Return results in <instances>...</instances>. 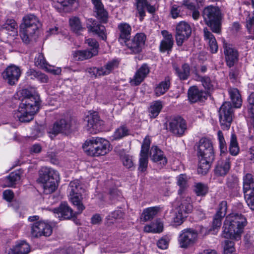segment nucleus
<instances>
[{"instance_id": "nucleus-19", "label": "nucleus", "mask_w": 254, "mask_h": 254, "mask_svg": "<svg viewBox=\"0 0 254 254\" xmlns=\"http://www.w3.org/2000/svg\"><path fill=\"white\" fill-rule=\"evenodd\" d=\"M171 131L178 136L182 135L187 129L186 121L181 117L173 119L169 124Z\"/></svg>"}, {"instance_id": "nucleus-26", "label": "nucleus", "mask_w": 254, "mask_h": 254, "mask_svg": "<svg viewBox=\"0 0 254 254\" xmlns=\"http://www.w3.org/2000/svg\"><path fill=\"white\" fill-rule=\"evenodd\" d=\"M149 68L147 64H143L136 71L130 83L135 86L140 84L149 73Z\"/></svg>"}, {"instance_id": "nucleus-64", "label": "nucleus", "mask_w": 254, "mask_h": 254, "mask_svg": "<svg viewBox=\"0 0 254 254\" xmlns=\"http://www.w3.org/2000/svg\"><path fill=\"white\" fill-rule=\"evenodd\" d=\"M169 245V240L166 238L160 239L157 242L158 247L162 250L167 249Z\"/></svg>"}, {"instance_id": "nucleus-53", "label": "nucleus", "mask_w": 254, "mask_h": 254, "mask_svg": "<svg viewBox=\"0 0 254 254\" xmlns=\"http://www.w3.org/2000/svg\"><path fill=\"white\" fill-rule=\"evenodd\" d=\"M47 63L42 53H39L35 58V65L41 68L46 67Z\"/></svg>"}, {"instance_id": "nucleus-1", "label": "nucleus", "mask_w": 254, "mask_h": 254, "mask_svg": "<svg viewBox=\"0 0 254 254\" xmlns=\"http://www.w3.org/2000/svg\"><path fill=\"white\" fill-rule=\"evenodd\" d=\"M21 94L23 98L15 115L20 122L28 123L33 119L34 115L39 109L40 98L27 89H22Z\"/></svg>"}, {"instance_id": "nucleus-3", "label": "nucleus", "mask_w": 254, "mask_h": 254, "mask_svg": "<svg viewBox=\"0 0 254 254\" xmlns=\"http://www.w3.org/2000/svg\"><path fill=\"white\" fill-rule=\"evenodd\" d=\"M38 181L42 184L44 192L50 194L54 192L58 187L59 174L50 168L42 167L39 172Z\"/></svg>"}, {"instance_id": "nucleus-9", "label": "nucleus", "mask_w": 254, "mask_h": 254, "mask_svg": "<svg viewBox=\"0 0 254 254\" xmlns=\"http://www.w3.org/2000/svg\"><path fill=\"white\" fill-rule=\"evenodd\" d=\"M243 192L250 208L254 210V175L247 173L243 177Z\"/></svg>"}, {"instance_id": "nucleus-6", "label": "nucleus", "mask_w": 254, "mask_h": 254, "mask_svg": "<svg viewBox=\"0 0 254 254\" xmlns=\"http://www.w3.org/2000/svg\"><path fill=\"white\" fill-rule=\"evenodd\" d=\"M202 16L205 23L211 28L213 32H220L221 14L218 7L210 5L205 7L203 9Z\"/></svg>"}, {"instance_id": "nucleus-60", "label": "nucleus", "mask_w": 254, "mask_h": 254, "mask_svg": "<svg viewBox=\"0 0 254 254\" xmlns=\"http://www.w3.org/2000/svg\"><path fill=\"white\" fill-rule=\"evenodd\" d=\"M75 0H58L57 5H55V7L59 9H62V7L68 6L72 5Z\"/></svg>"}, {"instance_id": "nucleus-23", "label": "nucleus", "mask_w": 254, "mask_h": 254, "mask_svg": "<svg viewBox=\"0 0 254 254\" xmlns=\"http://www.w3.org/2000/svg\"><path fill=\"white\" fill-rule=\"evenodd\" d=\"M188 98L191 103L201 101L207 98V93L202 90H199L196 86L190 87L188 92Z\"/></svg>"}, {"instance_id": "nucleus-63", "label": "nucleus", "mask_w": 254, "mask_h": 254, "mask_svg": "<svg viewBox=\"0 0 254 254\" xmlns=\"http://www.w3.org/2000/svg\"><path fill=\"white\" fill-rule=\"evenodd\" d=\"M119 62L117 60H113L108 62L106 64L108 71L110 73L114 69L117 68L119 65Z\"/></svg>"}, {"instance_id": "nucleus-34", "label": "nucleus", "mask_w": 254, "mask_h": 254, "mask_svg": "<svg viewBox=\"0 0 254 254\" xmlns=\"http://www.w3.org/2000/svg\"><path fill=\"white\" fill-rule=\"evenodd\" d=\"M163 224L159 220H156L144 227V231L146 233H160L163 231Z\"/></svg>"}, {"instance_id": "nucleus-16", "label": "nucleus", "mask_w": 254, "mask_h": 254, "mask_svg": "<svg viewBox=\"0 0 254 254\" xmlns=\"http://www.w3.org/2000/svg\"><path fill=\"white\" fill-rule=\"evenodd\" d=\"M146 40V35L143 33H137L131 40H127L125 43L131 53L138 54L141 52Z\"/></svg>"}, {"instance_id": "nucleus-25", "label": "nucleus", "mask_w": 254, "mask_h": 254, "mask_svg": "<svg viewBox=\"0 0 254 254\" xmlns=\"http://www.w3.org/2000/svg\"><path fill=\"white\" fill-rule=\"evenodd\" d=\"M149 149L150 144H142L140 151L139 166L138 168L139 172H144L147 169Z\"/></svg>"}, {"instance_id": "nucleus-10", "label": "nucleus", "mask_w": 254, "mask_h": 254, "mask_svg": "<svg viewBox=\"0 0 254 254\" xmlns=\"http://www.w3.org/2000/svg\"><path fill=\"white\" fill-rule=\"evenodd\" d=\"M234 117V109L229 102H225L219 110V122L223 129H228Z\"/></svg>"}, {"instance_id": "nucleus-20", "label": "nucleus", "mask_w": 254, "mask_h": 254, "mask_svg": "<svg viewBox=\"0 0 254 254\" xmlns=\"http://www.w3.org/2000/svg\"><path fill=\"white\" fill-rule=\"evenodd\" d=\"M149 154L151 160L161 166H165L167 163V159L164 156L163 152L156 145L150 147Z\"/></svg>"}, {"instance_id": "nucleus-37", "label": "nucleus", "mask_w": 254, "mask_h": 254, "mask_svg": "<svg viewBox=\"0 0 254 254\" xmlns=\"http://www.w3.org/2000/svg\"><path fill=\"white\" fill-rule=\"evenodd\" d=\"M176 73L181 80L187 79L190 74V67L188 64H184L181 68H175Z\"/></svg>"}, {"instance_id": "nucleus-48", "label": "nucleus", "mask_w": 254, "mask_h": 254, "mask_svg": "<svg viewBox=\"0 0 254 254\" xmlns=\"http://www.w3.org/2000/svg\"><path fill=\"white\" fill-rule=\"evenodd\" d=\"M20 179V176L19 173L12 172L8 177H6V181L7 187H13Z\"/></svg>"}, {"instance_id": "nucleus-50", "label": "nucleus", "mask_w": 254, "mask_h": 254, "mask_svg": "<svg viewBox=\"0 0 254 254\" xmlns=\"http://www.w3.org/2000/svg\"><path fill=\"white\" fill-rule=\"evenodd\" d=\"M187 214L183 213V212L179 211L178 209L175 208V215L173 218L174 222L176 225H181L185 218L187 217Z\"/></svg>"}, {"instance_id": "nucleus-35", "label": "nucleus", "mask_w": 254, "mask_h": 254, "mask_svg": "<svg viewBox=\"0 0 254 254\" xmlns=\"http://www.w3.org/2000/svg\"><path fill=\"white\" fill-rule=\"evenodd\" d=\"M87 27L90 31L97 34L103 40L105 41L107 39L106 28L104 26L95 23L93 25H90Z\"/></svg>"}, {"instance_id": "nucleus-47", "label": "nucleus", "mask_w": 254, "mask_h": 254, "mask_svg": "<svg viewBox=\"0 0 254 254\" xmlns=\"http://www.w3.org/2000/svg\"><path fill=\"white\" fill-rule=\"evenodd\" d=\"M193 190L197 196H204L208 192L207 186L203 184L198 183L194 186Z\"/></svg>"}, {"instance_id": "nucleus-13", "label": "nucleus", "mask_w": 254, "mask_h": 254, "mask_svg": "<svg viewBox=\"0 0 254 254\" xmlns=\"http://www.w3.org/2000/svg\"><path fill=\"white\" fill-rule=\"evenodd\" d=\"M1 75L8 84L13 85L18 81L21 75V70L19 66L10 64L3 70Z\"/></svg>"}, {"instance_id": "nucleus-36", "label": "nucleus", "mask_w": 254, "mask_h": 254, "mask_svg": "<svg viewBox=\"0 0 254 254\" xmlns=\"http://www.w3.org/2000/svg\"><path fill=\"white\" fill-rule=\"evenodd\" d=\"M73 57L77 58L78 60L84 61L96 56V52L91 51L89 49L85 50H77L73 54Z\"/></svg>"}, {"instance_id": "nucleus-15", "label": "nucleus", "mask_w": 254, "mask_h": 254, "mask_svg": "<svg viewBox=\"0 0 254 254\" xmlns=\"http://www.w3.org/2000/svg\"><path fill=\"white\" fill-rule=\"evenodd\" d=\"M52 232L51 226L43 221L34 222L31 226V234L33 237L38 238L42 236H50Z\"/></svg>"}, {"instance_id": "nucleus-12", "label": "nucleus", "mask_w": 254, "mask_h": 254, "mask_svg": "<svg viewBox=\"0 0 254 254\" xmlns=\"http://www.w3.org/2000/svg\"><path fill=\"white\" fill-rule=\"evenodd\" d=\"M178 194L179 196L176 200L175 208L187 214L190 213L193 206L190 195L187 192H183L181 190H178Z\"/></svg>"}, {"instance_id": "nucleus-45", "label": "nucleus", "mask_w": 254, "mask_h": 254, "mask_svg": "<svg viewBox=\"0 0 254 254\" xmlns=\"http://www.w3.org/2000/svg\"><path fill=\"white\" fill-rule=\"evenodd\" d=\"M128 134V129L125 126L118 128L112 136V141L121 139Z\"/></svg>"}, {"instance_id": "nucleus-29", "label": "nucleus", "mask_w": 254, "mask_h": 254, "mask_svg": "<svg viewBox=\"0 0 254 254\" xmlns=\"http://www.w3.org/2000/svg\"><path fill=\"white\" fill-rule=\"evenodd\" d=\"M203 33L204 39L208 41L210 52L213 54L217 53L218 46L214 36L206 27L203 29Z\"/></svg>"}, {"instance_id": "nucleus-38", "label": "nucleus", "mask_w": 254, "mask_h": 254, "mask_svg": "<svg viewBox=\"0 0 254 254\" xmlns=\"http://www.w3.org/2000/svg\"><path fill=\"white\" fill-rule=\"evenodd\" d=\"M195 79L200 81L205 89L210 90L213 88V82L207 76H201L197 72L195 73Z\"/></svg>"}, {"instance_id": "nucleus-5", "label": "nucleus", "mask_w": 254, "mask_h": 254, "mask_svg": "<svg viewBox=\"0 0 254 254\" xmlns=\"http://www.w3.org/2000/svg\"><path fill=\"white\" fill-rule=\"evenodd\" d=\"M67 192L69 200L78 209V213H81L85 209L82 203L85 190L81 186L80 181L78 180L71 181L69 184Z\"/></svg>"}, {"instance_id": "nucleus-8", "label": "nucleus", "mask_w": 254, "mask_h": 254, "mask_svg": "<svg viewBox=\"0 0 254 254\" xmlns=\"http://www.w3.org/2000/svg\"><path fill=\"white\" fill-rule=\"evenodd\" d=\"M238 236V216L230 214L224 221L222 236L225 238L234 239Z\"/></svg>"}, {"instance_id": "nucleus-42", "label": "nucleus", "mask_w": 254, "mask_h": 254, "mask_svg": "<svg viewBox=\"0 0 254 254\" xmlns=\"http://www.w3.org/2000/svg\"><path fill=\"white\" fill-rule=\"evenodd\" d=\"M159 210L158 207H151L143 210L142 217L144 221L152 219L156 215Z\"/></svg>"}, {"instance_id": "nucleus-14", "label": "nucleus", "mask_w": 254, "mask_h": 254, "mask_svg": "<svg viewBox=\"0 0 254 254\" xmlns=\"http://www.w3.org/2000/svg\"><path fill=\"white\" fill-rule=\"evenodd\" d=\"M176 40L178 46H181L191 34L190 25L185 21L180 22L176 26Z\"/></svg>"}, {"instance_id": "nucleus-17", "label": "nucleus", "mask_w": 254, "mask_h": 254, "mask_svg": "<svg viewBox=\"0 0 254 254\" xmlns=\"http://www.w3.org/2000/svg\"><path fill=\"white\" fill-rule=\"evenodd\" d=\"M222 42L226 63L227 65L231 67L234 66L238 61V53L233 45L227 43L225 39H223Z\"/></svg>"}, {"instance_id": "nucleus-4", "label": "nucleus", "mask_w": 254, "mask_h": 254, "mask_svg": "<svg viewBox=\"0 0 254 254\" xmlns=\"http://www.w3.org/2000/svg\"><path fill=\"white\" fill-rule=\"evenodd\" d=\"M199 163L197 168L198 174L205 175L210 169L214 159L212 144H199L198 146Z\"/></svg>"}, {"instance_id": "nucleus-51", "label": "nucleus", "mask_w": 254, "mask_h": 254, "mask_svg": "<svg viewBox=\"0 0 254 254\" xmlns=\"http://www.w3.org/2000/svg\"><path fill=\"white\" fill-rule=\"evenodd\" d=\"M235 249L233 241L226 240L224 242L223 254H234Z\"/></svg>"}, {"instance_id": "nucleus-40", "label": "nucleus", "mask_w": 254, "mask_h": 254, "mask_svg": "<svg viewBox=\"0 0 254 254\" xmlns=\"http://www.w3.org/2000/svg\"><path fill=\"white\" fill-rule=\"evenodd\" d=\"M69 23L71 30L75 33L78 34L83 29L80 20L77 17L70 18Z\"/></svg>"}, {"instance_id": "nucleus-31", "label": "nucleus", "mask_w": 254, "mask_h": 254, "mask_svg": "<svg viewBox=\"0 0 254 254\" xmlns=\"http://www.w3.org/2000/svg\"><path fill=\"white\" fill-rule=\"evenodd\" d=\"M118 28L120 32L119 39L124 40L125 43L130 37L131 26L129 24L124 22L119 24L118 26Z\"/></svg>"}, {"instance_id": "nucleus-21", "label": "nucleus", "mask_w": 254, "mask_h": 254, "mask_svg": "<svg viewBox=\"0 0 254 254\" xmlns=\"http://www.w3.org/2000/svg\"><path fill=\"white\" fill-rule=\"evenodd\" d=\"M30 251V245L25 241H19L14 246L5 250V254H27Z\"/></svg>"}, {"instance_id": "nucleus-30", "label": "nucleus", "mask_w": 254, "mask_h": 254, "mask_svg": "<svg viewBox=\"0 0 254 254\" xmlns=\"http://www.w3.org/2000/svg\"><path fill=\"white\" fill-rule=\"evenodd\" d=\"M171 78L170 76L165 77L164 80L160 82L155 89V94L157 96L164 94L169 89Z\"/></svg>"}, {"instance_id": "nucleus-39", "label": "nucleus", "mask_w": 254, "mask_h": 254, "mask_svg": "<svg viewBox=\"0 0 254 254\" xmlns=\"http://www.w3.org/2000/svg\"><path fill=\"white\" fill-rule=\"evenodd\" d=\"M17 25L14 20L7 19L1 28L7 31L9 35L14 36L17 33Z\"/></svg>"}, {"instance_id": "nucleus-44", "label": "nucleus", "mask_w": 254, "mask_h": 254, "mask_svg": "<svg viewBox=\"0 0 254 254\" xmlns=\"http://www.w3.org/2000/svg\"><path fill=\"white\" fill-rule=\"evenodd\" d=\"M112 148L111 144H98L96 145L95 156L104 155Z\"/></svg>"}, {"instance_id": "nucleus-22", "label": "nucleus", "mask_w": 254, "mask_h": 254, "mask_svg": "<svg viewBox=\"0 0 254 254\" xmlns=\"http://www.w3.org/2000/svg\"><path fill=\"white\" fill-rule=\"evenodd\" d=\"M94 5V13L100 22L106 23L108 21V13L104 8L101 0H91Z\"/></svg>"}, {"instance_id": "nucleus-18", "label": "nucleus", "mask_w": 254, "mask_h": 254, "mask_svg": "<svg viewBox=\"0 0 254 254\" xmlns=\"http://www.w3.org/2000/svg\"><path fill=\"white\" fill-rule=\"evenodd\" d=\"M104 121L101 120L96 112H92L88 116L87 129L89 133H96L102 129Z\"/></svg>"}, {"instance_id": "nucleus-55", "label": "nucleus", "mask_w": 254, "mask_h": 254, "mask_svg": "<svg viewBox=\"0 0 254 254\" xmlns=\"http://www.w3.org/2000/svg\"><path fill=\"white\" fill-rule=\"evenodd\" d=\"M98 144H83L82 148L84 151L91 156H95L96 145Z\"/></svg>"}, {"instance_id": "nucleus-49", "label": "nucleus", "mask_w": 254, "mask_h": 254, "mask_svg": "<svg viewBox=\"0 0 254 254\" xmlns=\"http://www.w3.org/2000/svg\"><path fill=\"white\" fill-rule=\"evenodd\" d=\"M246 27L250 35L248 36L249 39H254V12L251 17L246 21Z\"/></svg>"}, {"instance_id": "nucleus-61", "label": "nucleus", "mask_w": 254, "mask_h": 254, "mask_svg": "<svg viewBox=\"0 0 254 254\" xmlns=\"http://www.w3.org/2000/svg\"><path fill=\"white\" fill-rule=\"evenodd\" d=\"M248 101L249 104V109L251 118L254 119V93H252L250 95Z\"/></svg>"}, {"instance_id": "nucleus-11", "label": "nucleus", "mask_w": 254, "mask_h": 254, "mask_svg": "<svg viewBox=\"0 0 254 254\" xmlns=\"http://www.w3.org/2000/svg\"><path fill=\"white\" fill-rule=\"evenodd\" d=\"M75 121L71 118L62 119L57 121L54 125L52 130L50 132V137L53 138V136L59 133L67 134L69 133L75 127Z\"/></svg>"}, {"instance_id": "nucleus-2", "label": "nucleus", "mask_w": 254, "mask_h": 254, "mask_svg": "<svg viewBox=\"0 0 254 254\" xmlns=\"http://www.w3.org/2000/svg\"><path fill=\"white\" fill-rule=\"evenodd\" d=\"M38 18L34 14H28L23 18L20 25V36L22 41L29 44L34 38L38 29L41 27Z\"/></svg>"}, {"instance_id": "nucleus-59", "label": "nucleus", "mask_w": 254, "mask_h": 254, "mask_svg": "<svg viewBox=\"0 0 254 254\" xmlns=\"http://www.w3.org/2000/svg\"><path fill=\"white\" fill-rule=\"evenodd\" d=\"M227 208V207L226 201H221L219 205L218 209L216 215H217V216H220V217H224L226 214Z\"/></svg>"}, {"instance_id": "nucleus-52", "label": "nucleus", "mask_w": 254, "mask_h": 254, "mask_svg": "<svg viewBox=\"0 0 254 254\" xmlns=\"http://www.w3.org/2000/svg\"><path fill=\"white\" fill-rule=\"evenodd\" d=\"M85 43L87 44L90 48L89 50L91 51L96 52V55L98 54L99 45L96 40L92 38H89L85 40Z\"/></svg>"}, {"instance_id": "nucleus-28", "label": "nucleus", "mask_w": 254, "mask_h": 254, "mask_svg": "<svg viewBox=\"0 0 254 254\" xmlns=\"http://www.w3.org/2000/svg\"><path fill=\"white\" fill-rule=\"evenodd\" d=\"M136 3V8L140 16V20H142L145 15V9L152 13L155 11V8L154 6L150 5L148 3L146 0H135Z\"/></svg>"}, {"instance_id": "nucleus-57", "label": "nucleus", "mask_w": 254, "mask_h": 254, "mask_svg": "<svg viewBox=\"0 0 254 254\" xmlns=\"http://www.w3.org/2000/svg\"><path fill=\"white\" fill-rule=\"evenodd\" d=\"M229 93L231 100L234 106L237 108V101H238V90L237 88H231L229 90Z\"/></svg>"}, {"instance_id": "nucleus-54", "label": "nucleus", "mask_w": 254, "mask_h": 254, "mask_svg": "<svg viewBox=\"0 0 254 254\" xmlns=\"http://www.w3.org/2000/svg\"><path fill=\"white\" fill-rule=\"evenodd\" d=\"M182 7L176 4L173 5L170 9V15L173 19H176L178 17L182 16Z\"/></svg>"}, {"instance_id": "nucleus-7", "label": "nucleus", "mask_w": 254, "mask_h": 254, "mask_svg": "<svg viewBox=\"0 0 254 254\" xmlns=\"http://www.w3.org/2000/svg\"><path fill=\"white\" fill-rule=\"evenodd\" d=\"M198 240L197 231L192 228H186L182 230L178 238L179 247L183 249H188L194 246Z\"/></svg>"}, {"instance_id": "nucleus-27", "label": "nucleus", "mask_w": 254, "mask_h": 254, "mask_svg": "<svg viewBox=\"0 0 254 254\" xmlns=\"http://www.w3.org/2000/svg\"><path fill=\"white\" fill-rule=\"evenodd\" d=\"M53 212L58 214H60L61 217L64 219H69L80 214L78 213V209L77 211L74 213L72 209L66 203H62L59 207L54 209Z\"/></svg>"}, {"instance_id": "nucleus-41", "label": "nucleus", "mask_w": 254, "mask_h": 254, "mask_svg": "<svg viewBox=\"0 0 254 254\" xmlns=\"http://www.w3.org/2000/svg\"><path fill=\"white\" fill-rule=\"evenodd\" d=\"M162 108V102L160 101H156L153 102L149 109V116L151 118H156Z\"/></svg>"}, {"instance_id": "nucleus-62", "label": "nucleus", "mask_w": 254, "mask_h": 254, "mask_svg": "<svg viewBox=\"0 0 254 254\" xmlns=\"http://www.w3.org/2000/svg\"><path fill=\"white\" fill-rule=\"evenodd\" d=\"M124 216V213L121 210H117L112 212L108 217L109 220L113 221L118 219L122 218Z\"/></svg>"}, {"instance_id": "nucleus-32", "label": "nucleus", "mask_w": 254, "mask_h": 254, "mask_svg": "<svg viewBox=\"0 0 254 254\" xmlns=\"http://www.w3.org/2000/svg\"><path fill=\"white\" fill-rule=\"evenodd\" d=\"M230 169V163L228 160L218 161L215 169V174L220 176L226 175Z\"/></svg>"}, {"instance_id": "nucleus-46", "label": "nucleus", "mask_w": 254, "mask_h": 254, "mask_svg": "<svg viewBox=\"0 0 254 254\" xmlns=\"http://www.w3.org/2000/svg\"><path fill=\"white\" fill-rule=\"evenodd\" d=\"M203 1L199 0H193L190 1L189 0H184L183 5H185L188 9L192 11L196 8H199L202 5Z\"/></svg>"}, {"instance_id": "nucleus-24", "label": "nucleus", "mask_w": 254, "mask_h": 254, "mask_svg": "<svg viewBox=\"0 0 254 254\" xmlns=\"http://www.w3.org/2000/svg\"><path fill=\"white\" fill-rule=\"evenodd\" d=\"M161 34L163 38L160 44V51L161 52L171 51L174 45V39L172 34L167 30L162 31Z\"/></svg>"}, {"instance_id": "nucleus-43", "label": "nucleus", "mask_w": 254, "mask_h": 254, "mask_svg": "<svg viewBox=\"0 0 254 254\" xmlns=\"http://www.w3.org/2000/svg\"><path fill=\"white\" fill-rule=\"evenodd\" d=\"M27 73L28 75L32 76V78H36L42 83H47L49 80L48 76L40 71H36L34 69H30L27 72Z\"/></svg>"}, {"instance_id": "nucleus-33", "label": "nucleus", "mask_w": 254, "mask_h": 254, "mask_svg": "<svg viewBox=\"0 0 254 254\" xmlns=\"http://www.w3.org/2000/svg\"><path fill=\"white\" fill-rule=\"evenodd\" d=\"M120 159L124 167L126 168L133 170L135 168V164L131 155L124 153V150L120 152Z\"/></svg>"}, {"instance_id": "nucleus-58", "label": "nucleus", "mask_w": 254, "mask_h": 254, "mask_svg": "<svg viewBox=\"0 0 254 254\" xmlns=\"http://www.w3.org/2000/svg\"><path fill=\"white\" fill-rule=\"evenodd\" d=\"M248 225V221L246 217L240 214H239V239L242 234L244 233L245 227Z\"/></svg>"}, {"instance_id": "nucleus-56", "label": "nucleus", "mask_w": 254, "mask_h": 254, "mask_svg": "<svg viewBox=\"0 0 254 254\" xmlns=\"http://www.w3.org/2000/svg\"><path fill=\"white\" fill-rule=\"evenodd\" d=\"M177 185L180 187V189L183 192H186L185 190V189L187 186V177L185 175L181 174L179 175L177 178Z\"/></svg>"}]
</instances>
